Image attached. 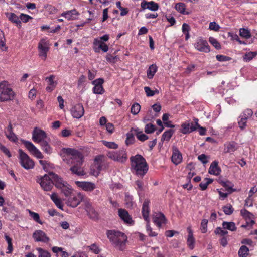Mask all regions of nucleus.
Wrapping results in <instances>:
<instances>
[{
  "mask_svg": "<svg viewBox=\"0 0 257 257\" xmlns=\"http://www.w3.org/2000/svg\"><path fill=\"white\" fill-rule=\"evenodd\" d=\"M223 210L226 215H230L233 212V208L230 204H228L223 207Z\"/></svg>",
  "mask_w": 257,
  "mask_h": 257,
  "instance_id": "57",
  "label": "nucleus"
},
{
  "mask_svg": "<svg viewBox=\"0 0 257 257\" xmlns=\"http://www.w3.org/2000/svg\"><path fill=\"white\" fill-rule=\"evenodd\" d=\"M50 198L58 208L62 210L63 209V204L57 193H53L50 195Z\"/></svg>",
  "mask_w": 257,
  "mask_h": 257,
  "instance_id": "34",
  "label": "nucleus"
},
{
  "mask_svg": "<svg viewBox=\"0 0 257 257\" xmlns=\"http://www.w3.org/2000/svg\"><path fill=\"white\" fill-rule=\"evenodd\" d=\"M20 20L24 23L28 22L32 18L28 15L21 13L19 16Z\"/></svg>",
  "mask_w": 257,
  "mask_h": 257,
  "instance_id": "62",
  "label": "nucleus"
},
{
  "mask_svg": "<svg viewBox=\"0 0 257 257\" xmlns=\"http://www.w3.org/2000/svg\"><path fill=\"white\" fill-rule=\"evenodd\" d=\"M85 210L90 218L95 221L99 219L98 213L92 207L91 204L87 203L85 206Z\"/></svg>",
  "mask_w": 257,
  "mask_h": 257,
  "instance_id": "25",
  "label": "nucleus"
},
{
  "mask_svg": "<svg viewBox=\"0 0 257 257\" xmlns=\"http://www.w3.org/2000/svg\"><path fill=\"white\" fill-rule=\"evenodd\" d=\"M131 132H134L137 139L143 142L148 139V137L137 127L131 128Z\"/></svg>",
  "mask_w": 257,
  "mask_h": 257,
  "instance_id": "33",
  "label": "nucleus"
},
{
  "mask_svg": "<svg viewBox=\"0 0 257 257\" xmlns=\"http://www.w3.org/2000/svg\"><path fill=\"white\" fill-rule=\"evenodd\" d=\"M153 221L158 227H160L163 224L165 223L166 218L163 214L155 212L153 215Z\"/></svg>",
  "mask_w": 257,
  "mask_h": 257,
  "instance_id": "22",
  "label": "nucleus"
},
{
  "mask_svg": "<svg viewBox=\"0 0 257 257\" xmlns=\"http://www.w3.org/2000/svg\"><path fill=\"white\" fill-rule=\"evenodd\" d=\"M218 162L214 161L212 162L209 168V173L211 175L218 176L221 172L220 168L218 166Z\"/></svg>",
  "mask_w": 257,
  "mask_h": 257,
  "instance_id": "31",
  "label": "nucleus"
},
{
  "mask_svg": "<svg viewBox=\"0 0 257 257\" xmlns=\"http://www.w3.org/2000/svg\"><path fill=\"white\" fill-rule=\"evenodd\" d=\"M174 132L173 130L171 129L165 131L162 135L161 141L162 142L164 141H169L172 136Z\"/></svg>",
  "mask_w": 257,
  "mask_h": 257,
  "instance_id": "42",
  "label": "nucleus"
},
{
  "mask_svg": "<svg viewBox=\"0 0 257 257\" xmlns=\"http://www.w3.org/2000/svg\"><path fill=\"white\" fill-rule=\"evenodd\" d=\"M237 149V143L233 141L226 142L224 144L223 151L225 153L234 152Z\"/></svg>",
  "mask_w": 257,
  "mask_h": 257,
  "instance_id": "28",
  "label": "nucleus"
},
{
  "mask_svg": "<svg viewBox=\"0 0 257 257\" xmlns=\"http://www.w3.org/2000/svg\"><path fill=\"white\" fill-rule=\"evenodd\" d=\"M127 236L124 233L113 230V244L115 247L120 250L125 249Z\"/></svg>",
  "mask_w": 257,
  "mask_h": 257,
  "instance_id": "5",
  "label": "nucleus"
},
{
  "mask_svg": "<svg viewBox=\"0 0 257 257\" xmlns=\"http://www.w3.org/2000/svg\"><path fill=\"white\" fill-rule=\"evenodd\" d=\"M109 39V35L105 34L102 36L95 38L93 42L92 47L95 53H99L101 51L103 52H107L108 50V46L106 44Z\"/></svg>",
  "mask_w": 257,
  "mask_h": 257,
  "instance_id": "4",
  "label": "nucleus"
},
{
  "mask_svg": "<svg viewBox=\"0 0 257 257\" xmlns=\"http://www.w3.org/2000/svg\"><path fill=\"white\" fill-rule=\"evenodd\" d=\"M195 130V126L188 122H184L181 124V132L184 134L191 133Z\"/></svg>",
  "mask_w": 257,
  "mask_h": 257,
  "instance_id": "30",
  "label": "nucleus"
},
{
  "mask_svg": "<svg viewBox=\"0 0 257 257\" xmlns=\"http://www.w3.org/2000/svg\"><path fill=\"white\" fill-rule=\"evenodd\" d=\"M5 15L8 20L12 23L15 24L19 28L21 27V22L20 20L19 16L12 12H7Z\"/></svg>",
  "mask_w": 257,
  "mask_h": 257,
  "instance_id": "26",
  "label": "nucleus"
},
{
  "mask_svg": "<svg viewBox=\"0 0 257 257\" xmlns=\"http://www.w3.org/2000/svg\"><path fill=\"white\" fill-rule=\"evenodd\" d=\"M5 238L6 240L7 241L8 246V251L7 252V253H11L13 251V245H12V239L8 235H6L5 236Z\"/></svg>",
  "mask_w": 257,
  "mask_h": 257,
  "instance_id": "51",
  "label": "nucleus"
},
{
  "mask_svg": "<svg viewBox=\"0 0 257 257\" xmlns=\"http://www.w3.org/2000/svg\"><path fill=\"white\" fill-rule=\"evenodd\" d=\"M5 135L9 140L16 142L17 140L16 135L12 132V128L11 124H10L7 130L5 131Z\"/></svg>",
  "mask_w": 257,
  "mask_h": 257,
  "instance_id": "36",
  "label": "nucleus"
},
{
  "mask_svg": "<svg viewBox=\"0 0 257 257\" xmlns=\"http://www.w3.org/2000/svg\"><path fill=\"white\" fill-rule=\"evenodd\" d=\"M175 9L179 13L182 14H188V13L185 12L186 6L183 3H178L176 4L175 7Z\"/></svg>",
  "mask_w": 257,
  "mask_h": 257,
  "instance_id": "43",
  "label": "nucleus"
},
{
  "mask_svg": "<svg viewBox=\"0 0 257 257\" xmlns=\"http://www.w3.org/2000/svg\"><path fill=\"white\" fill-rule=\"evenodd\" d=\"M134 134H135L134 133L132 132L131 130L130 131V132H128L127 134V138L125 140V143L127 145L131 144L134 142Z\"/></svg>",
  "mask_w": 257,
  "mask_h": 257,
  "instance_id": "53",
  "label": "nucleus"
},
{
  "mask_svg": "<svg viewBox=\"0 0 257 257\" xmlns=\"http://www.w3.org/2000/svg\"><path fill=\"white\" fill-rule=\"evenodd\" d=\"M36 250L38 253V257H51L50 253L46 250L42 248L38 247Z\"/></svg>",
  "mask_w": 257,
  "mask_h": 257,
  "instance_id": "45",
  "label": "nucleus"
},
{
  "mask_svg": "<svg viewBox=\"0 0 257 257\" xmlns=\"http://www.w3.org/2000/svg\"><path fill=\"white\" fill-rule=\"evenodd\" d=\"M141 106L138 103H134L131 108V112L134 115L137 114L140 110Z\"/></svg>",
  "mask_w": 257,
  "mask_h": 257,
  "instance_id": "52",
  "label": "nucleus"
},
{
  "mask_svg": "<svg viewBox=\"0 0 257 257\" xmlns=\"http://www.w3.org/2000/svg\"><path fill=\"white\" fill-rule=\"evenodd\" d=\"M125 204L127 208H132L135 205V203L133 201V196L126 193L125 195Z\"/></svg>",
  "mask_w": 257,
  "mask_h": 257,
  "instance_id": "40",
  "label": "nucleus"
},
{
  "mask_svg": "<svg viewBox=\"0 0 257 257\" xmlns=\"http://www.w3.org/2000/svg\"><path fill=\"white\" fill-rule=\"evenodd\" d=\"M127 159L126 152L124 149L113 152V161L123 163L126 161Z\"/></svg>",
  "mask_w": 257,
  "mask_h": 257,
  "instance_id": "18",
  "label": "nucleus"
},
{
  "mask_svg": "<svg viewBox=\"0 0 257 257\" xmlns=\"http://www.w3.org/2000/svg\"><path fill=\"white\" fill-rule=\"evenodd\" d=\"M75 184L78 187L87 192H91L96 188L95 184L90 182L77 181H75Z\"/></svg>",
  "mask_w": 257,
  "mask_h": 257,
  "instance_id": "17",
  "label": "nucleus"
},
{
  "mask_svg": "<svg viewBox=\"0 0 257 257\" xmlns=\"http://www.w3.org/2000/svg\"><path fill=\"white\" fill-rule=\"evenodd\" d=\"M15 96V93L8 82L4 81L0 83V101L12 100Z\"/></svg>",
  "mask_w": 257,
  "mask_h": 257,
  "instance_id": "3",
  "label": "nucleus"
},
{
  "mask_svg": "<svg viewBox=\"0 0 257 257\" xmlns=\"http://www.w3.org/2000/svg\"><path fill=\"white\" fill-rule=\"evenodd\" d=\"M50 173L48 175L45 174L43 176L38 177L37 182H38L45 191H49L52 189L54 183L52 180Z\"/></svg>",
  "mask_w": 257,
  "mask_h": 257,
  "instance_id": "6",
  "label": "nucleus"
},
{
  "mask_svg": "<svg viewBox=\"0 0 257 257\" xmlns=\"http://www.w3.org/2000/svg\"><path fill=\"white\" fill-rule=\"evenodd\" d=\"M61 156L64 162L69 165H72L70 170L73 174L79 176L86 174L81 167L84 161V157L80 152L74 149L63 148Z\"/></svg>",
  "mask_w": 257,
  "mask_h": 257,
  "instance_id": "1",
  "label": "nucleus"
},
{
  "mask_svg": "<svg viewBox=\"0 0 257 257\" xmlns=\"http://www.w3.org/2000/svg\"><path fill=\"white\" fill-rule=\"evenodd\" d=\"M45 80L48 83L46 90L47 92H51L55 89L58 84L57 81L55 80V76L51 75L49 77H47Z\"/></svg>",
  "mask_w": 257,
  "mask_h": 257,
  "instance_id": "20",
  "label": "nucleus"
},
{
  "mask_svg": "<svg viewBox=\"0 0 257 257\" xmlns=\"http://www.w3.org/2000/svg\"><path fill=\"white\" fill-rule=\"evenodd\" d=\"M28 211H29L30 216L33 218V219L34 221H35L36 222H37L40 224H42L43 223L41 221V220L40 219L39 215L38 213L33 212L30 210H28Z\"/></svg>",
  "mask_w": 257,
  "mask_h": 257,
  "instance_id": "48",
  "label": "nucleus"
},
{
  "mask_svg": "<svg viewBox=\"0 0 257 257\" xmlns=\"http://www.w3.org/2000/svg\"><path fill=\"white\" fill-rule=\"evenodd\" d=\"M44 8H45L46 10L50 14H55L57 11V9L55 8V7L51 5H47L45 6Z\"/></svg>",
  "mask_w": 257,
  "mask_h": 257,
  "instance_id": "64",
  "label": "nucleus"
},
{
  "mask_svg": "<svg viewBox=\"0 0 257 257\" xmlns=\"http://www.w3.org/2000/svg\"><path fill=\"white\" fill-rule=\"evenodd\" d=\"M79 15V13L75 9H72L63 12L61 16L64 17L68 21H73L77 20Z\"/></svg>",
  "mask_w": 257,
  "mask_h": 257,
  "instance_id": "19",
  "label": "nucleus"
},
{
  "mask_svg": "<svg viewBox=\"0 0 257 257\" xmlns=\"http://www.w3.org/2000/svg\"><path fill=\"white\" fill-rule=\"evenodd\" d=\"M104 159L103 156H98L95 158L94 164L91 167V172L93 175L98 176L103 169Z\"/></svg>",
  "mask_w": 257,
  "mask_h": 257,
  "instance_id": "8",
  "label": "nucleus"
},
{
  "mask_svg": "<svg viewBox=\"0 0 257 257\" xmlns=\"http://www.w3.org/2000/svg\"><path fill=\"white\" fill-rule=\"evenodd\" d=\"M239 35L245 39H249L251 37L250 31L248 29L240 28L239 29Z\"/></svg>",
  "mask_w": 257,
  "mask_h": 257,
  "instance_id": "44",
  "label": "nucleus"
},
{
  "mask_svg": "<svg viewBox=\"0 0 257 257\" xmlns=\"http://www.w3.org/2000/svg\"><path fill=\"white\" fill-rule=\"evenodd\" d=\"M47 139V134L42 130L35 127L32 133V140L35 143H41Z\"/></svg>",
  "mask_w": 257,
  "mask_h": 257,
  "instance_id": "11",
  "label": "nucleus"
},
{
  "mask_svg": "<svg viewBox=\"0 0 257 257\" xmlns=\"http://www.w3.org/2000/svg\"><path fill=\"white\" fill-rule=\"evenodd\" d=\"M149 201L148 200H145L143 203L142 208V215L143 216L144 219L146 221H149Z\"/></svg>",
  "mask_w": 257,
  "mask_h": 257,
  "instance_id": "32",
  "label": "nucleus"
},
{
  "mask_svg": "<svg viewBox=\"0 0 257 257\" xmlns=\"http://www.w3.org/2000/svg\"><path fill=\"white\" fill-rule=\"evenodd\" d=\"M222 227L224 229H227L231 231H234L236 229L235 224L233 222L223 221L222 223Z\"/></svg>",
  "mask_w": 257,
  "mask_h": 257,
  "instance_id": "41",
  "label": "nucleus"
},
{
  "mask_svg": "<svg viewBox=\"0 0 257 257\" xmlns=\"http://www.w3.org/2000/svg\"><path fill=\"white\" fill-rule=\"evenodd\" d=\"M212 182V179L206 178L204 181L200 183L199 186L202 190H205L207 189L208 185L211 184Z\"/></svg>",
  "mask_w": 257,
  "mask_h": 257,
  "instance_id": "46",
  "label": "nucleus"
},
{
  "mask_svg": "<svg viewBox=\"0 0 257 257\" xmlns=\"http://www.w3.org/2000/svg\"><path fill=\"white\" fill-rule=\"evenodd\" d=\"M194 46L195 48L200 52L208 53L210 51L207 42L202 37L197 39Z\"/></svg>",
  "mask_w": 257,
  "mask_h": 257,
  "instance_id": "12",
  "label": "nucleus"
},
{
  "mask_svg": "<svg viewBox=\"0 0 257 257\" xmlns=\"http://www.w3.org/2000/svg\"><path fill=\"white\" fill-rule=\"evenodd\" d=\"M118 215L120 218L125 223L130 225L134 224V221L130 215L127 211L124 209L119 208L118 210Z\"/></svg>",
  "mask_w": 257,
  "mask_h": 257,
  "instance_id": "13",
  "label": "nucleus"
},
{
  "mask_svg": "<svg viewBox=\"0 0 257 257\" xmlns=\"http://www.w3.org/2000/svg\"><path fill=\"white\" fill-rule=\"evenodd\" d=\"M171 161L175 165L180 164L182 161V155L179 149L175 146L172 147Z\"/></svg>",
  "mask_w": 257,
  "mask_h": 257,
  "instance_id": "16",
  "label": "nucleus"
},
{
  "mask_svg": "<svg viewBox=\"0 0 257 257\" xmlns=\"http://www.w3.org/2000/svg\"><path fill=\"white\" fill-rule=\"evenodd\" d=\"M209 42L216 49H220L221 48V46L219 43L217 41V40L212 37H210L209 38Z\"/></svg>",
  "mask_w": 257,
  "mask_h": 257,
  "instance_id": "54",
  "label": "nucleus"
},
{
  "mask_svg": "<svg viewBox=\"0 0 257 257\" xmlns=\"http://www.w3.org/2000/svg\"><path fill=\"white\" fill-rule=\"evenodd\" d=\"M240 213L243 217L246 220V223L248 225H252L254 224L253 220L254 215L246 209H242L240 211Z\"/></svg>",
  "mask_w": 257,
  "mask_h": 257,
  "instance_id": "27",
  "label": "nucleus"
},
{
  "mask_svg": "<svg viewBox=\"0 0 257 257\" xmlns=\"http://www.w3.org/2000/svg\"><path fill=\"white\" fill-rule=\"evenodd\" d=\"M39 163L45 172H48L49 169L51 167L50 163L47 161L41 160L39 161Z\"/></svg>",
  "mask_w": 257,
  "mask_h": 257,
  "instance_id": "50",
  "label": "nucleus"
},
{
  "mask_svg": "<svg viewBox=\"0 0 257 257\" xmlns=\"http://www.w3.org/2000/svg\"><path fill=\"white\" fill-rule=\"evenodd\" d=\"M103 82L102 79L99 78L92 82V84L94 85L93 88V92L95 94H101L104 92L102 84Z\"/></svg>",
  "mask_w": 257,
  "mask_h": 257,
  "instance_id": "24",
  "label": "nucleus"
},
{
  "mask_svg": "<svg viewBox=\"0 0 257 257\" xmlns=\"http://www.w3.org/2000/svg\"><path fill=\"white\" fill-rule=\"evenodd\" d=\"M187 232L188 233L187 239V244L188 247L190 249H193L195 246V239L193 237V231L190 227H188L187 228Z\"/></svg>",
  "mask_w": 257,
  "mask_h": 257,
  "instance_id": "29",
  "label": "nucleus"
},
{
  "mask_svg": "<svg viewBox=\"0 0 257 257\" xmlns=\"http://www.w3.org/2000/svg\"><path fill=\"white\" fill-rule=\"evenodd\" d=\"M22 142L30 153L38 159H43L44 156L40 151L31 142L23 140Z\"/></svg>",
  "mask_w": 257,
  "mask_h": 257,
  "instance_id": "10",
  "label": "nucleus"
},
{
  "mask_svg": "<svg viewBox=\"0 0 257 257\" xmlns=\"http://www.w3.org/2000/svg\"><path fill=\"white\" fill-rule=\"evenodd\" d=\"M220 28V26L215 22H212L209 23V29L210 30L218 31Z\"/></svg>",
  "mask_w": 257,
  "mask_h": 257,
  "instance_id": "63",
  "label": "nucleus"
},
{
  "mask_svg": "<svg viewBox=\"0 0 257 257\" xmlns=\"http://www.w3.org/2000/svg\"><path fill=\"white\" fill-rule=\"evenodd\" d=\"M135 184L136 185V189L138 191V193L139 195H141L144 190L142 183L141 181L137 180L135 182Z\"/></svg>",
  "mask_w": 257,
  "mask_h": 257,
  "instance_id": "59",
  "label": "nucleus"
},
{
  "mask_svg": "<svg viewBox=\"0 0 257 257\" xmlns=\"http://www.w3.org/2000/svg\"><path fill=\"white\" fill-rule=\"evenodd\" d=\"M33 237L36 242L47 243L50 239L46 234L41 230H37L33 233Z\"/></svg>",
  "mask_w": 257,
  "mask_h": 257,
  "instance_id": "14",
  "label": "nucleus"
},
{
  "mask_svg": "<svg viewBox=\"0 0 257 257\" xmlns=\"http://www.w3.org/2000/svg\"><path fill=\"white\" fill-rule=\"evenodd\" d=\"M93 253L98 254L100 251L99 246L95 243H93L87 247Z\"/></svg>",
  "mask_w": 257,
  "mask_h": 257,
  "instance_id": "61",
  "label": "nucleus"
},
{
  "mask_svg": "<svg viewBox=\"0 0 257 257\" xmlns=\"http://www.w3.org/2000/svg\"><path fill=\"white\" fill-rule=\"evenodd\" d=\"M61 189L66 197L65 199H68L70 196L75 193L72 187L68 184Z\"/></svg>",
  "mask_w": 257,
  "mask_h": 257,
  "instance_id": "35",
  "label": "nucleus"
},
{
  "mask_svg": "<svg viewBox=\"0 0 257 257\" xmlns=\"http://www.w3.org/2000/svg\"><path fill=\"white\" fill-rule=\"evenodd\" d=\"M158 67L155 64L150 65L147 71V76L149 79H152L157 71Z\"/></svg>",
  "mask_w": 257,
  "mask_h": 257,
  "instance_id": "38",
  "label": "nucleus"
},
{
  "mask_svg": "<svg viewBox=\"0 0 257 257\" xmlns=\"http://www.w3.org/2000/svg\"><path fill=\"white\" fill-rule=\"evenodd\" d=\"M155 130V126L151 123L147 124L145 127V132L147 134H151Z\"/></svg>",
  "mask_w": 257,
  "mask_h": 257,
  "instance_id": "58",
  "label": "nucleus"
},
{
  "mask_svg": "<svg viewBox=\"0 0 257 257\" xmlns=\"http://www.w3.org/2000/svg\"><path fill=\"white\" fill-rule=\"evenodd\" d=\"M84 198V196L80 193H74L68 199H66L67 204L73 208L77 207Z\"/></svg>",
  "mask_w": 257,
  "mask_h": 257,
  "instance_id": "9",
  "label": "nucleus"
},
{
  "mask_svg": "<svg viewBox=\"0 0 257 257\" xmlns=\"http://www.w3.org/2000/svg\"><path fill=\"white\" fill-rule=\"evenodd\" d=\"M257 55L256 52H249L246 53L244 56V60L246 61H249Z\"/></svg>",
  "mask_w": 257,
  "mask_h": 257,
  "instance_id": "49",
  "label": "nucleus"
},
{
  "mask_svg": "<svg viewBox=\"0 0 257 257\" xmlns=\"http://www.w3.org/2000/svg\"><path fill=\"white\" fill-rule=\"evenodd\" d=\"M41 149L47 154H50L52 153L53 149L49 144L47 139L42 143H40Z\"/></svg>",
  "mask_w": 257,
  "mask_h": 257,
  "instance_id": "37",
  "label": "nucleus"
},
{
  "mask_svg": "<svg viewBox=\"0 0 257 257\" xmlns=\"http://www.w3.org/2000/svg\"><path fill=\"white\" fill-rule=\"evenodd\" d=\"M38 49L49 51V43L46 38H43L40 40L38 44Z\"/></svg>",
  "mask_w": 257,
  "mask_h": 257,
  "instance_id": "39",
  "label": "nucleus"
},
{
  "mask_svg": "<svg viewBox=\"0 0 257 257\" xmlns=\"http://www.w3.org/2000/svg\"><path fill=\"white\" fill-rule=\"evenodd\" d=\"M72 116L75 118L79 119L83 116L84 113V109L81 104H77L71 109Z\"/></svg>",
  "mask_w": 257,
  "mask_h": 257,
  "instance_id": "15",
  "label": "nucleus"
},
{
  "mask_svg": "<svg viewBox=\"0 0 257 257\" xmlns=\"http://www.w3.org/2000/svg\"><path fill=\"white\" fill-rule=\"evenodd\" d=\"M144 90L148 97L153 96L156 93H158V90L153 91L149 87L146 86L144 87Z\"/></svg>",
  "mask_w": 257,
  "mask_h": 257,
  "instance_id": "56",
  "label": "nucleus"
},
{
  "mask_svg": "<svg viewBox=\"0 0 257 257\" xmlns=\"http://www.w3.org/2000/svg\"><path fill=\"white\" fill-rule=\"evenodd\" d=\"M141 7L143 9H149L152 11H156L159 9V5L154 1L147 2L143 1L141 3Z\"/></svg>",
  "mask_w": 257,
  "mask_h": 257,
  "instance_id": "23",
  "label": "nucleus"
},
{
  "mask_svg": "<svg viewBox=\"0 0 257 257\" xmlns=\"http://www.w3.org/2000/svg\"><path fill=\"white\" fill-rule=\"evenodd\" d=\"M50 176L53 179L54 184L57 188L61 189L68 184L67 182L64 181L61 177L54 173H50Z\"/></svg>",
  "mask_w": 257,
  "mask_h": 257,
  "instance_id": "21",
  "label": "nucleus"
},
{
  "mask_svg": "<svg viewBox=\"0 0 257 257\" xmlns=\"http://www.w3.org/2000/svg\"><path fill=\"white\" fill-rule=\"evenodd\" d=\"M214 233L216 235H219L223 236L228 233V232L223 228L221 227H217L214 230Z\"/></svg>",
  "mask_w": 257,
  "mask_h": 257,
  "instance_id": "60",
  "label": "nucleus"
},
{
  "mask_svg": "<svg viewBox=\"0 0 257 257\" xmlns=\"http://www.w3.org/2000/svg\"><path fill=\"white\" fill-rule=\"evenodd\" d=\"M249 249L246 246H242L239 251L238 255L239 257H247Z\"/></svg>",
  "mask_w": 257,
  "mask_h": 257,
  "instance_id": "47",
  "label": "nucleus"
},
{
  "mask_svg": "<svg viewBox=\"0 0 257 257\" xmlns=\"http://www.w3.org/2000/svg\"><path fill=\"white\" fill-rule=\"evenodd\" d=\"M208 220L207 219H203L201 223L200 230L202 233H205L207 231Z\"/></svg>",
  "mask_w": 257,
  "mask_h": 257,
  "instance_id": "55",
  "label": "nucleus"
},
{
  "mask_svg": "<svg viewBox=\"0 0 257 257\" xmlns=\"http://www.w3.org/2000/svg\"><path fill=\"white\" fill-rule=\"evenodd\" d=\"M20 163L25 169L29 170L34 167V162L22 150H19Z\"/></svg>",
  "mask_w": 257,
  "mask_h": 257,
  "instance_id": "7",
  "label": "nucleus"
},
{
  "mask_svg": "<svg viewBox=\"0 0 257 257\" xmlns=\"http://www.w3.org/2000/svg\"><path fill=\"white\" fill-rule=\"evenodd\" d=\"M132 172L138 176L143 177L147 172L148 167L145 159L141 155L130 157Z\"/></svg>",
  "mask_w": 257,
  "mask_h": 257,
  "instance_id": "2",
  "label": "nucleus"
}]
</instances>
